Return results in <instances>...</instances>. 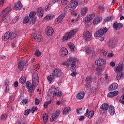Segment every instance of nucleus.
<instances>
[{
  "mask_svg": "<svg viewBox=\"0 0 124 124\" xmlns=\"http://www.w3.org/2000/svg\"><path fill=\"white\" fill-rule=\"evenodd\" d=\"M32 84L30 82H26V87L28 89L29 93H31L30 94V96H31V93H34L35 87L39 84V77H38L37 70H35L32 74Z\"/></svg>",
  "mask_w": 124,
  "mask_h": 124,
  "instance_id": "obj_1",
  "label": "nucleus"
},
{
  "mask_svg": "<svg viewBox=\"0 0 124 124\" xmlns=\"http://www.w3.org/2000/svg\"><path fill=\"white\" fill-rule=\"evenodd\" d=\"M123 68H124V62L121 61L119 62L118 66L116 67L115 71L117 72L116 76L117 80H120L123 76Z\"/></svg>",
  "mask_w": 124,
  "mask_h": 124,
  "instance_id": "obj_2",
  "label": "nucleus"
},
{
  "mask_svg": "<svg viewBox=\"0 0 124 124\" xmlns=\"http://www.w3.org/2000/svg\"><path fill=\"white\" fill-rule=\"evenodd\" d=\"M77 31H78V29H76L71 30L70 32L66 33L63 37L62 39V41H66L67 40L70 39L73 36H74L75 33H76Z\"/></svg>",
  "mask_w": 124,
  "mask_h": 124,
  "instance_id": "obj_3",
  "label": "nucleus"
},
{
  "mask_svg": "<svg viewBox=\"0 0 124 124\" xmlns=\"http://www.w3.org/2000/svg\"><path fill=\"white\" fill-rule=\"evenodd\" d=\"M108 31V29L107 28H102L100 29V30L96 32L95 34H94V36L95 37H100V36H102L105 33H106Z\"/></svg>",
  "mask_w": 124,
  "mask_h": 124,
  "instance_id": "obj_4",
  "label": "nucleus"
},
{
  "mask_svg": "<svg viewBox=\"0 0 124 124\" xmlns=\"http://www.w3.org/2000/svg\"><path fill=\"white\" fill-rule=\"evenodd\" d=\"M68 62H72L71 64V71H76V61L73 58L70 57L67 60Z\"/></svg>",
  "mask_w": 124,
  "mask_h": 124,
  "instance_id": "obj_5",
  "label": "nucleus"
},
{
  "mask_svg": "<svg viewBox=\"0 0 124 124\" xmlns=\"http://www.w3.org/2000/svg\"><path fill=\"white\" fill-rule=\"evenodd\" d=\"M92 81H93V78L90 76L86 78V88L87 90L90 91L92 88V86H91V83H92Z\"/></svg>",
  "mask_w": 124,
  "mask_h": 124,
  "instance_id": "obj_6",
  "label": "nucleus"
},
{
  "mask_svg": "<svg viewBox=\"0 0 124 124\" xmlns=\"http://www.w3.org/2000/svg\"><path fill=\"white\" fill-rule=\"evenodd\" d=\"M83 39L86 41H90L92 39V34L89 31H86L83 34Z\"/></svg>",
  "mask_w": 124,
  "mask_h": 124,
  "instance_id": "obj_7",
  "label": "nucleus"
},
{
  "mask_svg": "<svg viewBox=\"0 0 124 124\" xmlns=\"http://www.w3.org/2000/svg\"><path fill=\"white\" fill-rule=\"evenodd\" d=\"M10 11H11V8H6L1 13L0 17H1V18H4V17H6Z\"/></svg>",
  "mask_w": 124,
  "mask_h": 124,
  "instance_id": "obj_8",
  "label": "nucleus"
},
{
  "mask_svg": "<svg viewBox=\"0 0 124 124\" xmlns=\"http://www.w3.org/2000/svg\"><path fill=\"white\" fill-rule=\"evenodd\" d=\"M58 92V88L53 87L49 89V95L54 97L56 96V94H57Z\"/></svg>",
  "mask_w": 124,
  "mask_h": 124,
  "instance_id": "obj_9",
  "label": "nucleus"
},
{
  "mask_svg": "<svg viewBox=\"0 0 124 124\" xmlns=\"http://www.w3.org/2000/svg\"><path fill=\"white\" fill-rule=\"evenodd\" d=\"M108 109H109V105L105 103L100 107L99 111L101 112V113H105V111H107Z\"/></svg>",
  "mask_w": 124,
  "mask_h": 124,
  "instance_id": "obj_10",
  "label": "nucleus"
},
{
  "mask_svg": "<svg viewBox=\"0 0 124 124\" xmlns=\"http://www.w3.org/2000/svg\"><path fill=\"white\" fill-rule=\"evenodd\" d=\"M52 74L55 77H62V71H61L59 69H55L52 72Z\"/></svg>",
  "mask_w": 124,
  "mask_h": 124,
  "instance_id": "obj_11",
  "label": "nucleus"
},
{
  "mask_svg": "<svg viewBox=\"0 0 124 124\" xmlns=\"http://www.w3.org/2000/svg\"><path fill=\"white\" fill-rule=\"evenodd\" d=\"M46 33L48 36H52L54 33V29L52 27H47L46 29Z\"/></svg>",
  "mask_w": 124,
  "mask_h": 124,
  "instance_id": "obj_12",
  "label": "nucleus"
},
{
  "mask_svg": "<svg viewBox=\"0 0 124 124\" xmlns=\"http://www.w3.org/2000/svg\"><path fill=\"white\" fill-rule=\"evenodd\" d=\"M67 54H68V51L67 50V49L64 47H62L59 52L60 56L62 57H64L65 56H66Z\"/></svg>",
  "mask_w": 124,
  "mask_h": 124,
  "instance_id": "obj_13",
  "label": "nucleus"
},
{
  "mask_svg": "<svg viewBox=\"0 0 124 124\" xmlns=\"http://www.w3.org/2000/svg\"><path fill=\"white\" fill-rule=\"evenodd\" d=\"M11 38V32L8 31L6 33H5L2 37V40L4 41H6Z\"/></svg>",
  "mask_w": 124,
  "mask_h": 124,
  "instance_id": "obj_14",
  "label": "nucleus"
},
{
  "mask_svg": "<svg viewBox=\"0 0 124 124\" xmlns=\"http://www.w3.org/2000/svg\"><path fill=\"white\" fill-rule=\"evenodd\" d=\"M95 63H96L98 66H101V65H104L106 63V61L103 59H99L95 61Z\"/></svg>",
  "mask_w": 124,
  "mask_h": 124,
  "instance_id": "obj_15",
  "label": "nucleus"
},
{
  "mask_svg": "<svg viewBox=\"0 0 124 124\" xmlns=\"http://www.w3.org/2000/svg\"><path fill=\"white\" fill-rule=\"evenodd\" d=\"M77 5H78V2L74 1L68 4L66 7L69 9V8H76V6H77Z\"/></svg>",
  "mask_w": 124,
  "mask_h": 124,
  "instance_id": "obj_16",
  "label": "nucleus"
},
{
  "mask_svg": "<svg viewBox=\"0 0 124 124\" xmlns=\"http://www.w3.org/2000/svg\"><path fill=\"white\" fill-rule=\"evenodd\" d=\"M34 41L36 42L37 41L38 42H41V41H42V36H41L40 34H37V33H35L34 34Z\"/></svg>",
  "mask_w": 124,
  "mask_h": 124,
  "instance_id": "obj_17",
  "label": "nucleus"
},
{
  "mask_svg": "<svg viewBox=\"0 0 124 124\" xmlns=\"http://www.w3.org/2000/svg\"><path fill=\"white\" fill-rule=\"evenodd\" d=\"M93 115H94V111L93 110H91L89 112V109L86 110V112L85 114V116H88L89 119H92L93 117Z\"/></svg>",
  "mask_w": 124,
  "mask_h": 124,
  "instance_id": "obj_18",
  "label": "nucleus"
},
{
  "mask_svg": "<svg viewBox=\"0 0 124 124\" xmlns=\"http://www.w3.org/2000/svg\"><path fill=\"white\" fill-rule=\"evenodd\" d=\"M95 16V14H92L89 15L88 16L85 18V23H89L91 20H93V18Z\"/></svg>",
  "mask_w": 124,
  "mask_h": 124,
  "instance_id": "obj_19",
  "label": "nucleus"
},
{
  "mask_svg": "<svg viewBox=\"0 0 124 124\" xmlns=\"http://www.w3.org/2000/svg\"><path fill=\"white\" fill-rule=\"evenodd\" d=\"M64 17H65V13H63V14H62L61 15H60L58 17V18L56 19V22H57L58 24H59V23H61V22H62V20L63 19V18H64Z\"/></svg>",
  "mask_w": 124,
  "mask_h": 124,
  "instance_id": "obj_20",
  "label": "nucleus"
},
{
  "mask_svg": "<svg viewBox=\"0 0 124 124\" xmlns=\"http://www.w3.org/2000/svg\"><path fill=\"white\" fill-rule=\"evenodd\" d=\"M85 96V93L84 92H80L78 93L77 94L76 98L77 99H78L79 100H81L84 98Z\"/></svg>",
  "mask_w": 124,
  "mask_h": 124,
  "instance_id": "obj_21",
  "label": "nucleus"
},
{
  "mask_svg": "<svg viewBox=\"0 0 124 124\" xmlns=\"http://www.w3.org/2000/svg\"><path fill=\"white\" fill-rule=\"evenodd\" d=\"M22 7L23 5H22V3H21L20 1H18L15 5L14 9H15V10H19Z\"/></svg>",
  "mask_w": 124,
  "mask_h": 124,
  "instance_id": "obj_22",
  "label": "nucleus"
},
{
  "mask_svg": "<svg viewBox=\"0 0 124 124\" xmlns=\"http://www.w3.org/2000/svg\"><path fill=\"white\" fill-rule=\"evenodd\" d=\"M118 93H119V92L117 91H114L113 92H111L108 93V97H114V96H116L118 95Z\"/></svg>",
  "mask_w": 124,
  "mask_h": 124,
  "instance_id": "obj_23",
  "label": "nucleus"
},
{
  "mask_svg": "<svg viewBox=\"0 0 124 124\" xmlns=\"http://www.w3.org/2000/svg\"><path fill=\"white\" fill-rule=\"evenodd\" d=\"M18 36V32L16 31H14L12 33L11 32V38L10 40H13L14 38Z\"/></svg>",
  "mask_w": 124,
  "mask_h": 124,
  "instance_id": "obj_24",
  "label": "nucleus"
},
{
  "mask_svg": "<svg viewBox=\"0 0 124 124\" xmlns=\"http://www.w3.org/2000/svg\"><path fill=\"white\" fill-rule=\"evenodd\" d=\"M102 20V18L101 17H97L95 18L93 20V23L94 25H97L100 23V21Z\"/></svg>",
  "mask_w": 124,
  "mask_h": 124,
  "instance_id": "obj_25",
  "label": "nucleus"
},
{
  "mask_svg": "<svg viewBox=\"0 0 124 124\" xmlns=\"http://www.w3.org/2000/svg\"><path fill=\"white\" fill-rule=\"evenodd\" d=\"M70 112H71V108L70 107H66L63 109L62 114L65 115Z\"/></svg>",
  "mask_w": 124,
  "mask_h": 124,
  "instance_id": "obj_26",
  "label": "nucleus"
},
{
  "mask_svg": "<svg viewBox=\"0 0 124 124\" xmlns=\"http://www.w3.org/2000/svg\"><path fill=\"white\" fill-rule=\"evenodd\" d=\"M108 113L110 114V115H113L115 114V108L113 106H109L108 108Z\"/></svg>",
  "mask_w": 124,
  "mask_h": 124,
  "instance_id": "obj_27",
  "label": "nucleus"
},
{
  "mask_svg": "<svg viewBox=\"0 0 124 124\" xmlns=\"http://www.w3.org/2000/svg\"><path fill=\"white\" fill-rule=\"evenodd\" d=\"M43 13L44 11L42 8H39L38 9L37 14L39 17H42L43 16Z\"/></svg>",
  "mask_w": 124,
  "mask_h": 124,
  "instance_id": "obj_28",
  "label": "nucleus"
},
{
  "mask_svg": "<svg viewBox=\"0 0 124 124\" xmlns=\"http://www.w3.org/2000/svg\"><path fill=\"white\" fill-rule=\"evenodd\" d=\"M116 45V43L114 40H110L108 42L109 47L110 48H114Z\"/></svg>",
  "mask_w": 124,
  "mask_h": 124,
  "instance_id": "obj_29",
  "label": "nucleus"
},
{
  "mask_svg": "<svg viewBox=\"0 0 124 124\" xmlns=\"http://www.w3.org/2000/svg\"><path fill=\"white\" fill-rule=\"evenodd\" d=\"M113 26L115 28V30H120V29H122L123 27V24L115 23L114 24Z\"/></svg>",
  "mask_w": 124,
  "mask_h": 124,
  "instance_id": "obj_30",
  "label": "nucleus"
},
{
  "mask_svg": "<svg viewBox=\"0 0 124 124\" xmlns=\"http://www.w3.org/2000/svg\"><path fill=\"white\" fill-rule=\"evenodd\" d=\"M18 69L20 70H23L24 69V61H20L18 62Z\"/></svg>",
  "mask_w": 124,
  "mask_h": 124,
  "instance_id": "obj_31",
  "label": "nucleus"
},
{
  "mask_svg": "<svg viewBox=\"0 0 124 124\" xmlns=\"http://www.w3.org/2000/svg\"><path fill=\"white\" fill-rule=\"evenodd\" d=\"M48 117H49L48 114L45 113L43 114V119L44 121V124H46L47 122H48Z\"/></svg>",
  "mask_w": 124,
  "mask_h": 124,
  "instance_id": "obj_32",
  "label": "nucleus"
},
{
  "mask_svg": "<svg viewBox=\"0 0 124 124\" xmlns=\"http://www.w3.org/2000/svg\"><path fill=\"white\" fill-rule=\"evenodd\" d=\"M68 46L69 47L71 52H73L74 51V48H75V46L72 43L70 42L68 43Z\"/></svg>",
  "mask_w": 124,
  "mask_h": 124,
  "instance_id": "obj_33",
  "label": "nucleus"
},
{
  "mask_svg": "<svg viewBox=\"0 0 124 124\" xmlns=\"http://www.w3.org/2000/svg\"><path fill=\"white\" fill-rule=\"evenodd\" d=\"M47 81H48L49 84H51V83H52V81H53V80H54V79H55V77L52 74V75H50L48 77H47Z\"/></svg>",
  "mask_w": 124,
  "mask_h": 124,
  "instance_id": "obj_34",
  "label": "nucleus"
},
{
  "mask_svg": "<svg viewBox=\"0 0 124 124\" xmlns=\"http://www.w3.org/2000/svg\"><path fill=\"white\" fill-rule=\"evenodd\" d=\"M87 12H88V8H83L81 9V14L82 16H85L87 14Z\"/></svg>",
  "mask_w": 124,
  "mask_h": 124,
  "instance_id": "obj_35",
  "label": "nucleus"
},
{
  "mask_svg": "<svg viewBox=\"0 0 124 124\" xmlns=\"http://www.w3.org/2000/svg\"><path fill=\"white\" fill-rule=\"evenodd\" d=\"M103 70V68L101 67H97L96 69V71H97V74L98 76L101 74V72H102V70Z\"/></svg>",
  "mask_w": 124,
  "mask_h": 124,
  "instance_id": "obj_36",
  "label": "nucleus"
},
{
  "mask_svg": "<svg viewBox=\"0 0 124 124\" xmlns=\"http://www.w3.org/2000/svg\"><path fill=\"white\" fill-rule=\"evenodd\" d=\"M54 18V16L53 15H47L46 17H45V20H47L49 21L50 20H52Z\"/></svg>",
  "mask_w": 124,
  "mask_h": 124,
  "instance_id": "obj_37",
  "label": "nucleus"
},
{
  "mask_svg": "<svg viewBox=\"0 0 124 124\" xmlns=\"http://www.w3.org/2000/svg\"><path fill=\"white\" fill-rule=\"evenodd\" d=\"M27 81V78L25 77H21L19 79V83L21 84H25Z\"/></svg>",
  "mask_w": 124,
  "mask_h": 124,
  "instance_id": "obj_38",
  "label": "nucleus"
},
{
  "mask_svg": "<svg viewBox=\"0 0 124 124\" xmlns=\"http://www.w3.org/2000/svg\"><path fill=\"white\" fill-rule=\"evenodd\" d=\"M36 15V12H31L30 13L29 17L31 19H32V18H34L35 16Z\"/></svg>",
  "mask_w": 124,
  "mask_h": 124,
  "instance_id": "obj_39",
  "label": "nucleus"
},
{
  "mask_svg": "<svg viewBox=\"0 0 124 124\" xmlns=\"http://www.w3.org/2000/svg\"><path fill=\"white\" fill-rule=\"evenodd\" d=\"M19 21V16H16L12 21L11 24H15V23H17Z\"/></svg>",
  "mask_w": 124,
  "mask_h": 124,
  "instance_id": "obj_40",
  "label": "nucleus"
},
{
  "mask_svg": "<svg viewBox=\"0 0 124 124\" xmlns=\"http://www.w3.org/2000/svg\"><path fill=\"white\" fill-rule=\"evenodd\" d=\"M98 82L100 85H103L104 84V78H100L98 80Z\"/></svg>",
  "mask_w": 124,
  "mask_h": 124,
  "instance_id": "obj_41",
  "label": "nucleus"
},
{
  "mask_svg": "<svg viewBox=\"0 0 124 124\" xmlns=\"http://www.w3.org/2000/svg\"><path fill=\"white\" fill-rule=\"evenodd\" d=\"M6 118H7V114L5 113H3L1 115V120L2 121H5V120H6Z\"/></svg>",
  "mask_w": 124,
  "mask_h": 124,
  "instance_id": "obj_42",
  "label": "nucleus"
},
{
  "mask_svg": "<svg viewBox=\"0 0 124 124\" xmlns=\"http://www.w3.org/2000/svg\"><path fill=\"white\" fill-rule=\"evenodd\" d=\"M52 103V100H50L49 101H47L44 104V108H47L49 104H51Z\"/></svg>",
  "mask_w": 124,
  "mask_h": 124,
  "instance_id": "obj_43",
  "label": "nucleus"
},
{
  "mask_svg": "<svg viewBox=\"0 0 124 124\" xmlns=\"http://www.w3.org/2000/svg\"><path fill=\"white\" fill-rule=\"evenodd\" d=\"M86 53L87 55H90L91 53H93V50L92 48H87L86 50Z\"/></svg>",
  "mask_w": 124,
  "mask_h": 124,
  "instance_id": "obj_44",
  "label": "nucleus"
},
{
  "mask_svg": "<svg viewBox=\"0 0 124 124\" xmlns=\"http://www.w3.org/2000/svg\"><path fill=\"white\" fill-rule=\"evenodd\" d=\"M57 119H58V117L54 115H52L51 116V117L50 118V121L51 122H54V121H56V120H57Z\"/></svg>",
  "mask_w": 124,
  "mask_h": 124,
  "instance_id": "obj_45",
  "label": "nucleus"
},
{
  "mask_svg": "<svg viewBox=\"0 0 124 124\" xmlns=\"http://www.w3.org/2000/svg\"><path fill=\"white\" fill-rule=\"evenodd\" d=\"M112 87H113V90H117L118 89V87H119V85L118 84L116 83H113L112 84Z\"/></svg>",
  "mask_w": 124,
  "mask_h": 124,
  "instance_id": "obj_46",
  "label": "nucleus"
},
{
  "mask_svg": "<svg viewBox=\"0 0 124 124\" xmlns=\"http://www.w3.org/2000/svg\"><path fill=\"white\" fill-rule=\"evenodd\" d=\"M29 21H30V18L29 17H25L23 19V23L27 24V23H29Z\"/></svg>",
  "mask_w": 124,
  "mask_h": 124,
  "instance_id": "obj_47",
  "label": "nucleus"
},
{
  "mask_svg": "<svg viewBox=\"0 0 124 124\" xmlns=\"http://www.w3.org/2000/svg\"><path fill=\"white\" fill-rule=\"evenodd\" d=\"M61 114V110L57 109L55 112V116H56L57 118L60 116V114Z\"/></svg>",
  "mask_w": 124,
  "mask_h": 124,
  "instance_id": "obj_48",
  "label": "nucleus"
},
{
  "mask_svg": "<svg viewBox=\"0 0 124 124\" xmlns=\"http://www.w3.org/2000/svg\"><path fill=\"white\" fill-rule=\"evenodd\" d=\"M27 102H28V99H24L21 102L20 104L21 105H26Z\"/></svg>",
  "mask_w": 124,
  "mask_h": 124,
  "instance_id": "obj_49",
  "label": "nucleus"
},
{
  "mask_svg": "<svg viewBox=\"0 0 124 124\" xmlns=\"http://www.w3.org/2000/svg\"><path fill=\"white\" fill-rule=\"evenodd\" d=\"M30 113H31V109H26L25 111L24 115H25V116H28V115H29V114H30Z\"/></svg>",
  "mask_w": 124,
  "mask_h": 124,
  "instance_id": "obj_50",
  "label": "nucleus"
},
{
  "mask_svg": "<svg viewBox=\"0 0 124 124\" xmlns=\"http://www.w3.org/2000/svg\"><path fill=\"white\" fill-rule=\"evenodd\" d=\"M61 3L62 5H66L67 4V0H61Z\"/></svg>",
  "mask_w": 124,
  "mask_h": 124,
  "instance_id": "obj_51",
  "label": "nucleus"
},
{
  "mask_svg": "<svg viewBox=\"0 0 124 124\" xmlns=\"http://www.w3.org/2000/svg\"><path fill=\"white\" fill-rule=\"evenodd\" d=\"M82 110H83V108H80L79 109H76V112L77 113V114H80V113H83V111H82Z\"/></svg>",
  "mask_w": 124,
  "mask_h": 124,
  "instance_id": "obj_52",
  "label": "nucleus"
},
{
  "mask_svg": "<svg viewBox=\"0 0 124 124\" xmlns=\"http://www.w3.org/2000/svg\"><path fill=\"white\" fill-rule=\"evenodd\" d=\"M35 55L37 57H39V56L41 55V52L39 50H37L35 52Z\"/></svg>",
  "mask_w": 124,
  "mask_h": 124,
  "instance_id": "obj_53",
  "label": "nucleus"
},
{
  "mask_svg": "<svg viewBox=\"0 0 124 124\" xmlns=\"http://www.w3.org/2000/svg\"><path fill=\"white\" fill-rule=\"evenodd\" d=\"M9 21V19H8V18H5L2 19V21L4 24H7Z\"/></svg>",
  "mask_w": 124,
  "mask_h": 124,
  "instance_id": "obj_54",
  "label": "nucleus"
},
{
  "mask_svg": "<svg viewBox=\"0 0 124 124\" xmlns=\"http://www.w3.org/2000/svg\"><path fill=\"white\" fill-rule=\"evenodd\" d=\"M70 63H67L66 62H63L62 63V65H64L65 66H66V67H69V65Z\"/></svg>",
  "mask_w": 124,
  "mask_h": 124,
  "instance_id": "obj_55",
  "label": "nucleus"
},
{
  "mask_svg": "<svg viewBox=\"0 0 124 124\" xmlns=\"http://www.w3.org/2000/svg\"><path fill=\"white\" fill-rule=\"evenodd\" d=\"M36 21V17H34L33 18H32V19H31V24H34Z\"/></svg>",
  "mask_w": 124,
  "mask_h": 124,
  "instance_id": "obj_56",
  "label": "nucleus"
},
{
  "mask_svg": "<svg viewBox=\"0 0 124 124\" xmlns=\"http://www.w3.org/2000/svg\"><path fill=\"white\" fill-rule=\"evenodd\" d=\"M73 73L71 74V76H72L73 77H75L76 75H77V73H76V71H72Z\"/></svg>",
  "mask_w": 124,
  "mask_h": 124,
  "instance_id": "obj_57",
  "label": "nucleus"
},
{
  "mask_svg": "<svg viewBox=\"0 0 124 124\" xmlns=\"http://www.w3.org/2000/svg\"><path fill=\"white\" fill-rule=\"evenodd\" d=\"M62 92L59 93V89L57 88V93L56 94V96H62Z\"/></svg>",
  "mask_w": 124,
  "mask_h": 124,
  "instance_id": "obj_58",
  "label": "nucleus"
},
{
  "mask_svg": "<svg viewBox=\"0 0 124 124\" xmlns=\"http://www.w3.org/2000/svg\"><path fill=\"white\" fill-rule=\"evenodd\" d=\"M39 68H40V66L39 64H37L33 67V69H39Z\"/></svg>",
  "mask_w": 124,
  "mask_h": 124,
  "instance_id": "obj_59",
  "label": "nucleus"
},
{
  "mask_svg": "<svg viewBox=\"0 0 124 124\" xmlns=\"http://www.w3.org/2000/svg\"><path fill=\"white\" fill-rule=\"evenodd\" d=\"M40 102V101H39V99L37 98H35V104L36 105H38L39 104V103Z\"/></svg>",
  "mask_w": 124,
  "mask_h": 124,
  "instance_id": "obj_60",
  "label": "nucleus"
},
{
  "mask_svg": "<svg viewBox=\"0 0 124 124\" xmlns=\"http://www.w3.org/2000/svg\"><path fill=\"white\" fill-rule=\"evenodd\" d=\"M78 120L79 121H83V120H85V116H81L78 117Z\"/></svg>",
  "mask_w": 124,
  "mask_h": 124,
  "instance_id": "obj_61",
  "label": "nucleus"
},
{
  "mask_svg": "<svg viewBox=\"0 0 124 124\" xmlns=\"http://www.w3.org/2000/svg\"><path fill=\"white\" fill-rule=\"evenodd\" d=\"M18 85H19V83H18V82L17 81L15 82L14 83V86L15 88H17Z\"/></svg>",
  "mask_w": 124,
  "mask_h": 124,
  "instance_id": "obj_62",
  "label": "nucleus"
},
{
  "mask_svg": "<svg viewBox=\"0 0 124 124\" xmlns=\"http://www.w3.org/2000/svg\"><path fill=\"white\" fill-rule=\"evenodd\" d=\"M0 59L1 60H2L3 61H4V60H5V59H6V57L5 56H4V55H0Z\"/></svg>",
  "mask_w": 124,
  "mask_h": 124,
  "instance_id": "obj_63",
  "label": "nucleus"
},
{
  "mask_svg": "<svg viewBox=\"0 0 124 124\" xmlns=\"http://www.w3.org/2000/svg\"><path fill=\"white\" fill-rule=\"evenodd\" d=\"M5 86H9V80H6L5 82Z\"/></svg>",
  "mask_w": 124,
  "mask_h": 124,
  "instance_id": "obj_64",
  "label": "nucleus"
}]
</instances>
